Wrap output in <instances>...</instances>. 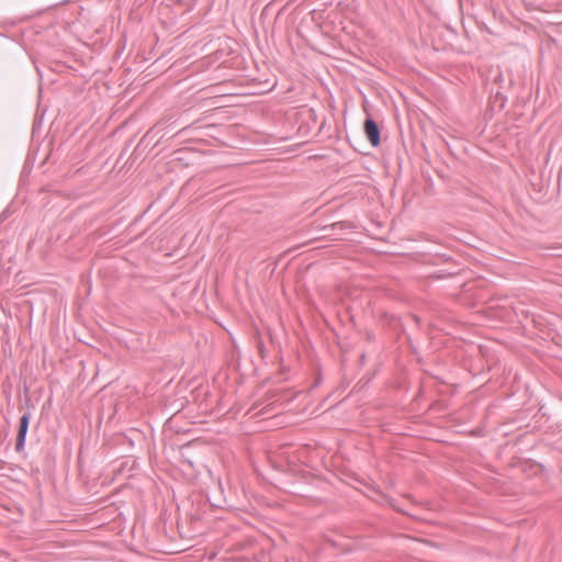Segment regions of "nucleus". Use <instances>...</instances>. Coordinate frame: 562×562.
I'll list each match as a JSON object with an SVG mask.
<instances>
[{
    "label": "nucleus",
    "mask_w": 562,
    "mask_h": 562,
    "mask_svg": "<svg viewBox=\"0 0 562 562\" xmlns=\"http://www.w3.org/2000/svg\"><path fill=\"white\" fill-rule=\"evenodd\" d=\"M364 132L367 138L373 147H378L381 143V133L378 123L370 116L364 121Z\"/></svg>",
    "instance_id": "nucleus-2"
},
{
    "label": "nucleus",
    "mask_w": 562,
    "mask_h": 562,
    "mask_svg": "<svg viewBox=\"0 0 562 562\" xmlns=\"http://www.w3.org/2000/svg\"><path fill=\"white\" fill-rule=\"evenodd\" d=\"M30 420H31V413H29V412L24 413L20 418V425H19L16 442H15V450L18 452H21L24 450L26 436H27V431H29V426H30Z\"/></svg>",
    "instance_id": "nucleus-1"
},
{
    "label": "nucleus",
    "mask_w": 562,
    "mask_h": 562,
    "mask_svg": "<svg viewBox=\"0 0 562 562\" xmlns=\"http://www.w3.org/2000/svg\"><path fill=\"white\" fill-rule=\"evenodd\" d=\"M8 217V211H3L1 214H0V222H3L5 221Z\"/></svg>",
    "instance_id": "nucleus-3"
}]
</instances>
